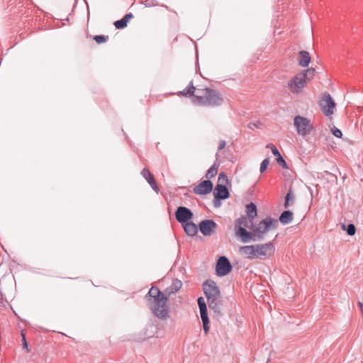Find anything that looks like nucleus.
<instances>
[{
  "mask_svg": "<svg viewBox=\"0 0 363 363\" xmlns=\"http://www.w3.org/2000/svg\"><path fill=\"white\" fill-rule=\"evenodd\" d=\"M294 123L298 134L302 136H306L310 134L313 128L311 121L307 118L301 116H296L294 118Z\"/></svg>",
  "mask_w": 363,
  "mask_h": 363,
  "instance_id": "6",
  "label": "nucleus"
},
{
  "mask_svg": "<svg viewBox=\"0 0 363 363\" xmlns=\"http://www.w3.org/2000/svg\"><path fill=\"white\" fill-rule=\"evenodd\" d=\"M217 173H218V166L216 164H214L207 171L206 177L208 179H212L217 174Z\"/></svg>",
  "mask_w": 363,
  "mask_h": 363,
  "instance_id": "25",
  "label": "nucleus"
},
{
  "mask_svg": "<svg viewBox=\"0 0 363 363\" xmlns=\"http://www.w3.org/2000/svg\"><path fill=\"white\" fill-rule=\"evenodd\" d=\"M236 235L241 238V240L243 242H247L250 240H253L254 238L253 232H248L244 228H239L238 230H236Z\"/></svg>",
  "mask_w": 363,
  "mask_h": 363,
  "instance_id": "19",
  "label": "nucleus"
},
{
  "mask_svg": "<svg viewBox=\"0 0 363 363\" xmlns=\"http://www.w3.org/2000/svg\"><path fill=\"white\" fill-rule=\"evenodd\" d=\"M277 158V162L278 164H279L281 167H282L284 169L287 168V164L286 161L284 160L283 157L281 155V154H279L278 155L275 156Z\"/></svg>",
  "mask_w": 363,
  "mask_h": 363,
  "instance_id": "28",
  "label": "nucleus"
},
{
  "mask_svg": "<svg viewBox=\"0 0 363 363\" xmlns=\"http://www.w3.org/2000/svg\"><path fill=\"white\" fill-rule=\"evenodd\" d=\"M248 218L246 216H241L235 221V227L238 230L239 228H245L248 225Z\"/></svg>",
  "mask_w": 363,
  "mask_h": 363,
  "instance_id": "24",
  "label": "nucleus"
},
{
  "mask_svg": "<svg viewBox=\"0 0 363 363\" xmlns=\"http://www.w3.org/2000/svg\"><path fill=\"white\" fill-rule=\"evenodd\" d=\"M225 145H226V143L225 140L220 141L219 145H218V150H221L224 149Z\"/></svg>",
  "mask_w": 363,
  "mask_h": 363,
  "instance_id": "36",
  "label": "nucleus"
},
{
  "mask_svg": "<svg viewBox=\"0 0 363 363\" xmlns=\"http://www.w3.org/2000/svg\"><path fill=\"white\" fill-rule=\"evenodd\" d=\"M185 233L191 237L196 235L198 233V227L193 222L188 221L184 225H182Z\"/></svg>",
  "mask_w": 363,
  "mask_h": 363,
  "instance_id": "20",
  "label": "nucleus"
},
{
  "mask_svg": "<svg viewBox=\"0 0 363 363\" xmlns=\"http://www.w3.org/2000/svg\"><path fill=\"white\" fill-rule=\"evenodd\" d=\"M269 164V158H266L264 159L261 164H260V172L262 173L264 171L266 170V169L267 168L268 165Z\"/></svg>",
  "mask_w": 363,
  "mask_h": 363,
  "instance_id": "31",
  "label": "nucleus"
},
{
  "mask_svg": "<svg viewBox=\"0 0 363 363\" xmlns=\"http://www.w3.org/2000/svg\"><path fill=\"white\" fill-rule=\"evenodd\" d=\"M294 218L293 213L289 211H284L279 216V221L282 224H288L292 221Z\"/></svg>",
  "mask_w": 363,
  "mask_h": 363,
  "instance_id": "23",
  "label": "nucleus"
},
{
  "mask_svg": "<svg viewBox=\"0 0 363 363\" xmlns=\"http://www.w3.org/2000/svg\"><path fill=\"white\" fill-rule=\"evenodd\" d=\"M21 335H22V340H23V347L24 349H26L27 351H28V343H27V341L26 339V336L23 333Z\"/></svg>",
  "mask_w": 363,
  "mask_h": 363,
  "instance_id": "35",
  "label": "nucleus"
},
{
  "mask_svg": "<svg viewBox=\"0 0 363 363\" xmlns=\"http://www.w3.org/2000/svg\"><path fill=\"white\" fill-rule=\"evenodd\" d=\"M295 201V196L292 194L290 190L285 196L284 207L287 208L289 204H291Z\"/></svg>",
  "mask_w": 363,
  "mask_h": 363,
  "instance_id": "26",
  "label": "nucleus"
},
{
  "mask_svg": "<svg viewBox=\"0 0 363 363\" xmlns=\"http://www.w3.org/2000/svg\"><path fill=\"white\" fill-rule=\"evenodd\" d=\"M252 229L253 230V240H262L264 235L272 229H276L277 227V220L271 218L267 217L264 220H261L258 224L255 225L252 223Z\"/></svg>",
  "mask_w": 363,
  "mask_h": 363,
  "instance_id": "5",
  "label": "nucleus"
},
{
  "mask_svg": "<svg viewBox=\"0 0 363 363\" xmlns=\"http://www.w3.org/2000/svg\"><path fill=\"white\" fill-rule=\"evenodd\" d=\"M239 251L242 256L249 259H257L255 245L240 247Z\"/></svg>",
  "mask_w": 363,
  "mask_h": 363,
  "instance_id": "14",
  "label": "nucleus"
},
{
  "mask_svg": "<svg viewBox=\"0 0 363 363\" xmlns=\"http://www.w3.org/2000/svg\"><path fill=\"white\" fill-rule=\"evenodd\" d=\"M182 286V282L178 279H174L172 280V283L169 286H167L164 290V294L167 296L178 292Z\"/></svg>",
  "mask_w": 363,
  "mask_h": 363,
  "instance_id": "16",
  "label": "nucleus"
},
{
  "mask_svg": "<svg viewBox=\"0 0 363 363\" xmlns=\"http://www.w3.org/2000/svg\"><path fill=\"white\" fill-rule=\"evenodd\" d=\"M175 216L177 220L182 225H184L188 221H190L193 218V213L190 209L184 206H179L177 208Z\"/></svg>",
  "mask_w": 363,
  "mask_h": 363,
  "instance_id": "11",
  "label": "nucleus"
},
{
  "mask_svg": "<svg viewBox=\"0 0 363 363\" xmlns=\"http://www.w3.org/2000/svg\"><path fill=\"white\" fill-rule=\"evenodd\" d=\"M266 147H267V148H270V149H271V150H272V154H273L274 156H277V155H278L279 154H280V153H279V150H278V149H277V148L274 145H272V144H271V143L267 144V146H266Z\"/></svg>",
  "mask_w": 363,
  "mask_h": 363,
  "instance_id": "33",
  "label": "nucleus"
},
{
  "mask_svg": "<svg viewBox=\"0 0 363 363\" xmlns=\"http://www.w3.org/2000/svg\"><path fill=\"white\" fill-rule=\"evenodd\" d=\"M315 69L308 68L295 74L287 82L289 91L294 94H301L307 84L315 77Z\"/></svg>",
  "mask_w": 363,
  "mask_h": 363,
  "instance_id": "3",
  "label": "nucleus"
},
{
  "mask_svg": "<svg viewBox=\"0 0 363 363\" xmlns=\"http://www.w3.org/2000/svg\"><path fill=\"white\" fill-rule=\"evenodd\" d=\"M213 189V183L210 180L201 182L194 188V193L197 195H204L210 193Z\"/></svg>",
  "mask_w": 363,
  "mask_h": 363,
  "instance_id": "13",
  "label": "nucleus"
},
{
  "mask_svg": "<svg viewBox=\"0 0 363 363\" xmlns=\"http://www.w3.org/2000/svg\"><path fill=\"white\" fill-rule=\"evenodd\" d=\"M232 270V265L228 259L225 256H221L216 263V274L220 277L229 274Z\"/></svg>",
  "mask_w": 363,
  "mask_h": 363,
  "instance_id": "9",
  "label": "nucleus"
},
{
  "mask_svg": "<svg viewBox=\"0 0 363 363\" xmlns=\"http://www.w3.org/2000/svg\"><path fill=\"white\" fill-rule=\"evenodd\" d=\"M358 305H359V308H360V310H361V312H362V314H363V303H361V302H359Z\"/></svg>",
  "mask_w": 363,
  "mask_h": 363,
  "instance_id": "38",
  "label": "nucleus"
},
{
  "mask_svg": "<svg viewBox=\"0 0 363 363\" xmlns=\"http://www.w3.org/2000/svg\"><path fill=\"white\" fill-rule=\"evenodd\" d=\"M318 104L320 108L325 116H328L333 113L335 108V103L329 93L325 92L322 94Z\"/></svg>",
  "mask_w": 363,
  "mask_h": 363,
  "instance_id": "7",
  "label": "nucleus"
},
{
  "mask_svg": "<svg viewBox=\"0 0 363 363\" xmlns=\"http://www.w3.org/2000/svg\"><path fill=\"white\" fill-rule=\"evenodd\" d=\"M127 20H125L123 17L118 21L114 22V26L117 29H122L127 26Z\"/></svg>",
  "mask_w": 363,
  "mask_h": 363,
  "instance_id": "27",
  "label": "nucleus"
},
{
  "mask_svg": "<svg viewBox=\"0 0 363 363\" xmlns=\"http://www.w3.org/2000/svg\"><path fill=\"white\" fill-rule=\"evenodd\" d=\"M142 176L145 179V180L148 182L152 189L157 193L159 191V188L157 186V182L152 175V174L150 172V170L147 168H144L141 172Z\"/></svg>",
  "mask_w": 363,
  "mask_h": 363,
  "instance_id": "17",
  "label": "nucleus"
},
{
  "mask_svg": "<svg viewBox=\"0 0 363 363\" xmlns=\"http://www.w3.org/2000/svg\"><path fill=\"white\" fill-rule=\"evenodd\" d=\"M347 233L349 235H354L356 233V228L354 224L350 223L347 225Z\"/></svg>",
  "mask_w": 363,
  "mask_h": 363,
  "instance_id": "30",
  "label": "nucleus"
},
{
  "mask_svg": "<svg viewBox=\"0 0 363 363\" xmlns=\"http://www.w3.org/2000/svg\"><path fill=\"white\" fill-rule=\"evenodd\" d=\"M214 197L217 200L225 199L229 197L230 194L227 187L222 184H218L216 186L214 192Z\"/></svg>",
  "mask_w": 363,
  "mask_h": 363,
  "instance_id": "15",
  "label": "nucleus"
},
{
  "mask_svg": "<svg viewBox=\"0 0 363 363\" xmlns=\"http://www.w3.org/2000/svg\"><path fill=\"white\" fill-rule=\"evenodd\" d=\"M209 308L218 314H221L222 301L219 288L216 283L208 279L202 285Z\"/></svg>",
  "mask_w": 363,
  "mask_h": 363,
  "instance_id": "2",
  "label": "nucleus"
},
{
  "mask_svg": "<svg viewBox=\"0 0 363 363\" xmlns=\"http://www.w3.org/2000/svg\"><path fill=\"white\" fill-rule=\"evenodd\" d=\"M216 227L217 225L213 220H203L199 223L200 231L205 236L211 235Z\"/></svg>",
  "mask_w": 363,
  "mask_h": 363,
  "instance_id": "12",
  "label": "nucleus"
},
{
  "mask_svg": "<svg viewBox=\"0 0 363 363\" xmlns=\"http://www.w3.org/2000/svg\"><path fill=\"white\" fill-rule=\"evenodd\" d=\"M331 132L333 135L336 138H340L342 136V131L335 126L331 128Z\"/></svg>",
  "mask_w": 363,
  "mask_h": 363,
  "instance_id": "32",
  "label": "nucleus"
},
{
  "mask_svg": "<svg viewBox=\"0 0 363 363\" xmlns=\"http://www.w3.org/2000/svg\"><path fill=\"white\" fill-rule=\"evenodd\" d=\"M246 213L250 222L252 223L257 215V206L254 203L251 202L246 206Z\"/></svg>",
  "mask_w": 363,
  "mask_h": 363,
  "instance_id": "21",
  "label": "nucleus"
},
{
  "mask_svg": "<svg viewBox=\"0 0 363 363\" xmlns=\"http://www.w3.org/2000/svg\"><path fill=\"white\" fill-rule=\"evenodd\" d=\"M108 36L106 35H95L94 37V40L98 43V44H101V43H105L106 42V40H108Z\"/></svg>",
  "mask_w": 363,
  "mask_h": 363,
  "instance_id": "29",
  "label": "nucleus"
},
{
  "mask_svg": "<svg viewBox=\"0 0 363 363\" xmlns=\"http://www.w3.org/2000/svg\"><path fill=\"white\" fill-rule=\"evenodd\" d=\"M196 90V88L194 87V84H193V81L191 80L189 84H188V86L184 89H183L182 91H181L179 94V96H186V97H191V96H194V91Z\"/></svg>",
  "mask_w": 363,
  "mask_h": 363,
  "instance_id": "22",
  "label": "nucleus"
},
{
  "mask_svg": "<svg viewBox=\"0 0 363 363\" xmlns=\"http://www.w3.org/2000/svg\"><path fill=\"white\" fill-rule=\"evenodd\" d=\"M123 18L127 20V22H128V21L130 19H131L132 18H133V15L131 13H126Z\"/></svg>",
  "mask_w": 363,
  "mask_h": 363,
  "instance_id": "37",
  "label": "nucleus"
},
{
  "mask_svg": "<svg viewBox=\"0 0 363 363\" xmlns=\"http://www.w3.org/2000/svg\"><path fill=\"white\" fill-rule=\"evenodd\" d=\"M145 298L150 309L157 318L161 320L169 318L168 297L158 287L152 286L145 295Z\"/></svg>",
  "mask_w": 363,
  "mask_h": 363,
  "instance_id": "1",
  "label": "nucleus"
},
{
  "mask_svg": "<svg viewBox=\"0 0 363 363\" xmlns=\"http://www.w3.org/2000/svg\"><path fill=\"white\" fill-rule=\"evenodd\" d=\"M201 95L194 96V104L203 106H220L223 103L222 95L215 89L206 88L201 90Z\"/></svg>",
  "mask_w": 363,
  "mask_h": 363,
  "instance_id": "4",
  "label": "nucleus"
},
{
  "mask_svg": "<svg viewBox=\"0 0 363 363\" xmlns=\"http://www.w3.org/2000/svg\"><path fill=\"white\" fill-rule=\"evenodd\" d=\"M342 228L345 229V225H342Z\"/></svg>",
  "mask_w": 363,
  "mask_h": 363,
  "instance_id": "39",
  "label": "nucleus"
},
{
  "mask_svg": "<svg viewBox=\"0 0 363 363\" xmlns=\"http://www.w3.org/2000/svg\"><path fill=\"white\" fill-rule=\"evenodd\" d=\"M311 62V55L308 52L302 50L298 52V65L302 67L308 66Z\"/></svg>",
  "mask_w": 363,
  "mask_h": 363,
  "instance_id": "18",
  "label": "nucleus"
},
{
  "mask_svg": "<svg viewBox=\"0 0 363 363\" xmlns=\"http://www.w3.org/2000/svg\"><path fill=\"white\" fill-rule=\"evenodd\" d=\"M198 305L200 310L201 318L203 323V330L206 334L209 331V319L207 312V306L203 297L198 298Z\"/></svg>",
  "mask_w": 363,
  "mask_h": 363,
  "instance_id": "10",
  "label": "nucleus"
},
{
  "mask_svg": "<svg viewBox=\"0 0 363 363\" xmlns=\"http://www.w3.org/2000/svg\"><path fill=\"white\" fill-rule=\"evenodd\" d=\"M218 182H228V177L224 173H220L218 176Z\"/></svg>",
  "mask_w": 363,
  "mask_h": 363,
  "instance_id": "34",
  "label": "nucleus"
},
{
  "mask_svg": "<svg viewBox=\"0 0 363 363\" xmlns=\"http://www.w3.org/2000/svg\"><path fill=\"white\" fill-rule=\"evenodd\" d=\"M255 247L257 259H268L274 255L275 251V247L272 242L261 245L256 244Z\"/></svg>",
  "mask_w": 363,
  "mask_h": 363,
  "instance_id": "8",
  "label": "nucleus"
}]
</instances>
